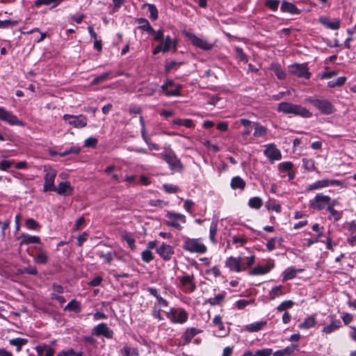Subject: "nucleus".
<instances>
[{"label":"nucleus","mask_w":356,"mask_h":356,"mask_svg":"<svg viewBox=\"0 0 356 356\" xmlns=\"http://www.w3.org/2000/svg\"><path fill=\"white\" fill-rule=\"evenodd\" d=\"M306 102L312 104L323 115H330L335 112L334 105L327 99L318 96L309 97Z\"/></svg>","instance_id":"f257e3e1"},{"label":"nucleus","mask_w":356,"mask_h":356,"mask_svg":"<svg viewBox=\"0 0 356 356\" xmlns=\"http://www.w3.org/2000/svg\"><path fill=\"white\" fill-rule=\"evenodd\" d=\"M183 249L190 252L203 254L207 252V247L200 242L199 238H187L183 244Z\"/></svg>","instance_id":"f03ea898"},{"label":"nucleus","mask_w":356,"mask_h":356,"mask_svg":"<svg viewBox=\"0 0 356 356\" xmlns=\"http://www.w3.org/2000/svg\"><path fill=\"white\" fill-rule=\"evenodd\" d=\"M167 318L173 323L182 324L188 320V315L187 312L182 308H170L169 312L167 313Z\"/></svg>","instance_id":"7ed1b4c3"},{"label":"nucleus","mask_w":356,"mask_h":356,"mask_svg":"<svg viewBox=\"0 0 356 356\" xmlns=\"http://www.w3.org/2000/svg\"><path fill=\"white\" fill-rule=\"evenodd\" d=\"M44 171L46 172L44 180L43 191L47 193L56 190L54 180L56 177V171L51 167L44 166Z\"/></svg>","instance_id":"20e7f679"},{"label":"nucleus","mask_w":356,"mask_h":356,"mask_svg":"<svg viewBox=\"0 0 356 356\" xmlns=\"http://www.w3.org/2000/svg\"><path fill=\"white\" fill-rule=\"evenodd\" d=\"M165 217L168 220L165 221V224L178 230H181L182 229V227L179 222L180 221L182 223H186V216L178 213L168 211L165 214Z\"/></svg>","instance_id":"39448f33"},{"label":"nucleus","mask_w":356,"mask_h":356,"mask_svg":"<svg viewBox=\"0 0 356 356\" xmlns=\"http://www.w3.org/2000/svg\"><path fill=\"white\" fill-rule=\"evenodd\" d=\"M331 197L330 196L323 195V193H318L313 200H310L309 207L312 209L321 211L325 208L327 209Z\"/></svg>","instance_id":"423d86ee"},{"label":"nucleus","mask_w":356,"mask_h":356,"mask_svg":"<svg viewBox=\"0 0 356 356\" xmlns=\"http://www.w3.org/2000/svg\"><path fill=\"white\" fill-rule=\"evenodd\" d=\"M63 119L69 124L77 129L85 127L87 125L88 122L87 118L82 114L78 115L65 114L63 115Z\"/></svg>","instance_id":"0eeeda50"},{"label":"nucleus","mask_w":356,"mask_h":356,"mask_svg":"<svg viewBox=\"0 0 356 356\" xmlns=\"http://www.w3.org/2000/svg\"><path fill=\"white\" fill-rule=\"evenodd\" d=\"M185 35L190 40L194 46L201 49L209 51L212 49L213 47V45L211 43H209L207 40L200 38L193 33L186 32Z\"/></svg>","instance_id":"6e6552de"},{"label":"nucleus","mask_w":356,"mask_h":356,"mask_svg":"<svg viewBox=\"0 0 356 356\" xmlns=\"http://www.w3.org/2000/svg\"><path fill=\"white\" fill-rule=\"evenodd\" d=\"M289 72L298 77L305 78L309 79L311 76V73L306 64L296 63L289 67Z\"/></svg>","instance_id":"1a4fd4ad"},{"label":"nucleus","mask_w":356,"mask_h":356,"mask_svg":"<svg viewBox=\"0 0 356 356\" xmlns=\"http://www.w3.org/2000/svg\"><path fill=\"white\" fill-rule=\"evenodd\" d=\"M0 120L7 122L10 125H23V122L10 111H7L4 107L0 106Z\"/></svg>","instance_id":"9d476101"},{"label":"nucleus","mask_w":356,"mask_h":356,"mask_svg":"<svg viewBox=\"0 0 356 356\" xmlns=\"http://www.w3.org/2000/svg\"><path fill=\"white\" fill-rule=\"evenodd\" d=\"M329 186H343V182L337 179H322L310 184L307 187V191H314Z\"/></svg>","instance_id":"9b49d317"},{"label":"nucleus","mask_w":356,"mask_h":356,"mask_svg":"<svg viewBox=\"0 0 356 356\" xmlns=\"http://www.w3.org/2000/svg\"><path fill=\"white\" fill-rule=\"evenodd\" d=\"M163 159L169 165L172 170H179L182 168L180 160L172 152L165 153L163 155Z\"/></svg>","instance_id":"f8f14e48"},{"label":"nucleus","mask_w":356,"mask_h":356,"mask_svg":"<svg viewBox=\"0 0 356 356\" xmlns=\"http://www.w3.org/2000/svg\"><path fill=\"white\" fill-rule=\"evenodd\" d=\"M264 154L272 162L274 161H279L282 158L280 151L276 147V145L274 143L266 145Z\"/></svg>","instance_id":"ddd939ff"},{"label":"nucleus","mask_w":356,"mask_h":356,"mask_svg":"<svg viewBox=\"0 0 356 356\" xmlns=\"http://www.w3.org/2000/svg\"><path fill=\"white\" fill-rule=\"evenodd\" d=\"M92 334L104 336L107 339H111L113 336V331L111 330L106 323H102L92 329Z\"/></svg>","instance_id":"4468645a"},{"label":"nucleus","mask_w":356,"mask_h":356,"mask_svg":"<svg viewBox=\"0 0 356 356\" xmlns=\"http://www.w3.org/2000/svg\"><path fill=\"white\" fill-rule=\"evenodd\" d=\"M226 266L228 267L230 270L241 272L245 269V266L241 264V257H234L232 256L227 258L225 262Z\"/></svg>","instance_id":"2eb2a0df"},{"label":"nucleus","mask_w":356,"mask_h":356,"mask_svg":"<svg viewBox=\"0 0 356 356\" xmlns=\"http://www.w3.org/2000/svg\"><path fill=\"white\" fill-rule=\"evenodd\" d=\"M156 252L163 260L169 261L174 254L175 250L172 246L163 243L156 249Z\"/></svg>","instance_id":"dca6fc26"},{"label":"nucleus","mask_w":356,"mask_h":356,"mask_svg":"<svg viewBox=\"0 0 356 356\" xmlns=\"http://www.w3.org/2000/svg\"><path fill=\"white\" fill-rule=\"evenodd\" d=\"M201 332V330H198L195 327L187 328L185 332L181 336V339L183 341L182 345L185 346L188 344L191 341L192 339Z\"/></svg>","instance_id":"f3484780"},{"label":"nucleus","mask_w":356,"mask_h":356,"mask_svg":"<svg viewBox=\"0 0 356 356\" xmlns=\"http://www.w3.org/2000/svg\"><path fill=\"white\" fill-rule=\"evenodd\" d=\"M280 10L282 13H288L291 15H299L301 13L300 10L298 9L295 4L286 1H282Z\"/></svg>","instance_id":"a211bd4d"},{"label":"nucleus","mask_w":356,"mask_h":356,"mask_svg":"<svg viewBox=\"0 0 356 356\" xmlns=\"http://www.w3.org/2000/svg\"><path fill=\"white\" fill-rule=\"evenodd\" d=\"M163 44L164 48L163 53L168 52L171 48H172L173 51L175 52L177 50V44L178 41L177 39H172L170 35H167L165 38V41L161 42Z\"/></svg>","instance_id":"6ab92c4d"},{"label":"nucleus","mask_w":356,"mask_h":356,"mask_svg":"<svg viewBox=\"0 0 356 356\" xmlns=\"http://www.w3.org/2000/svg\"><path fill=\"white\" fill-rule=\"evenodd\" d=\"M53 191L56 192L58 195H71L73 192V188L69 181H62Z\"/></svg>","instance_id":"aec40b11"},{"label":"nucleus","mask_w":356,"mask_h":356,"mask_svg":"<svg viewBox=\"0 0 356 356\" xmlns=\"http://www.w3.org/2000/svg\"><path fill=\"white\" fill-rule=\"evenodd\" d=\"M194 276L186 275L180 278V282L183 286H187L186 291L192 293L196 289V284L193 282Z\"/></svg>","instance_id":"412c9836"},{"label":"nucleus","mask_w":356,"mask_h":356,"mask_svg":"<svg viewBox=\"0 0 356 356\" xmlns=\"http://www.w3.org/2000/svg\"><path fill=\"white\" fill-rule=\"evenodd\" d=\"M319 22L331 30H338L340 28V20L338 19L331 22L327 17H321Z\"/></svg>","instance_id":"4be33fe9"},{"label":"nucleus","mask_w":356,"mask_h":356,"mask_svg":"<svg viewBox=\"0 0 356 356\" xmlns=\"http://www.w3.org/2000/svg\"><path fill=\"white\" fill-rule=\"evenodd\" d=\"M291 114L305 118H309L312 116V113L307 108L299 104H295Z\"/></svg>","instance_id":"5701e85b"},{"label":"nucleus","mask_w":356,"mask_h":356,"mask_svg":"<svg viewBox=\"0 0 356 356\" xmlns=\"http://www.w3.org/2000/svg\"><path fill=\"white\" fill-rule=\"evenodd\" d=\"M213 325L218 327V330L220 332V337H223L228 335L229 329H225L220 316L217 315L213 318Z\"/></svg>","instance_id":"b1692460"},{"label":"nucleus","mask_w":356,"mask_h":356,"mask_svg":"<svg viewBox=\"0 0 356 356\" xmlns=\"http://www.w3.org/2000/svg\"><path fill=\"white\" fill-rule=\"evenodd\" d=\"M304 270L302 268H296L294 267L287 268L283 273V282L293 279L298 273H302Z\"/></svg>","instance_id":"393cba45"},{"label":"nucleus","mask_w":356,"mask_h":356,"mask_svg":"<svg viewBox=\"0 0 356 356\" xmlns=\"http://www.w3.org/2000/svg\"><path fill=\"white\" fill-rule=\"evenodd\" d=\"M274 267V264H268L267 266H257L254 267L252 270L249 272L250 275H264L270 272V270Z\"/></svg>","instance_id":"a878e982"},{"label":"nucleus","mask_w":356,"mask_h":356,"mask_svg":"<svg viewBox=\"0 0 356 356\" xmlns=\"http://www.w3.org/2000/svg\"><path fill=\"white\" fill-rule=\"evenodd\" d=\"M329 317L332 318V316H330ZM341 326V322L339 319H332L330 324L325 326L322 331L326 334H330L339 329Z\"/></svg>","instance_id":"bb28decb"},{"label":"nucleus","mask_w":356,"mask_h":356,"mask_svg":"<svg viewBox=\"0 0 356 356\" xmlns=\"http://www.w3.org/2000/svg\"><path fill=\"white\" fill-rule=\"evenodd\" d=\"M245 181L239 176L234 177L230 181V187L233 190H244L245 188Z\"/></svg>","instance_id":"cd10ccee"},{"label":"nucleus","mask_w":356,"mask_h":356,"mask_svg":"<svg viewBox=\"0 0 356 356\" xmlns=\"http://www.w3.org/2000/svg\"><path fill=\"white\" fill-rule=\"evenodd\" d=\"M266 321L254 322L245 326V330L250 332H256L261 330L266 325Z\"/></svg>","instance_id":"c85d7f7f"},{"label":"nucleus","mask_w":356,"mask_h":356,"mask_svg":"<svg viewBox=\"0 0 356 356\" xmlns=\"http://www.w3.org/2000/svg\"><path fill=\"white\" fill-rule=\"evenodd\" d=\"M137 22L140 24L138 29L147 32L149 34H154L155 31L151 26L147 19L140 17L137 19Z\"/></svg>","instance_id":"c756f323"},{"label":"nucleus","mask_w":356,"mask_h":356,"mask_svg":"<svg viewBox=\"0 0 356 356\" xmlns=\"http://www.w3.org/2000/svg\"><path fill=\"white\" fill-rule=\"evenodd\" d=\"M295 104L289 102H282L277 106V111L284 114H291Z\"/></svg>","instance_id":"7c9ffc66"},{"label":"nucleus","mask_w":356,"mask_h":356,"mask_svg":"<svg viewBox=\"0 0 356 356\" xmlns=\"http://www.w3.org/2000/svg\"><path fill=\"white\" fill-rule=\"evenodd\" d=\"M226 292L222 291V293L216 295L214 298H210L205 300L204 304H209L213 307L220 305L225 298Z\"/></svg>","instance_id":"2f4dec72"},{"label":"nucleus","mask_w":356,"mask_h":356,"mask_svg":"<svg viewBox=\"0 0 356 356\" xmlns=\"http://www.w3.org/2000/svg\"><path fill=\"white\" fill-rule=\"evenodd\" d=\"M122 356H139V352L136 348H130L127 346H124L120 350Z\"/></svg>","instance_id":"473e14b6"},{"label":"nucleus","mask_w":356,"mask_h":356,"mask_svg":"<svg viewBox=\"0 0 356 356\" xmlns=\"http://www.w3.org/2000/svg\"><path fill=\"white\" fill-rule=\"evenodd\" d=\"M270 70L275 73V74L277 76V77L279 79H280V80L285 79L286 73L282 69L281 66L279 64L272 63L270 65Z\"/></svg>","instance_id":"72a5a7b5"},{"label":"nucleus","mask_w":356,"mask_h":356,"mask_svg":"<svg viewBox=\"0 0 356 356\" xmlns=\"http://www.w3.org/2000/svg\"><path fill=\"white\" fill-rule=\"evenodd\" d=\"M267 134V128L261 125L259 122L254 124V131L253 136L255 138L264 137Z\"/></svg>","instance_id":"f704fd0d"},{"label":"nucleus","mask_w":356,"mask_h":356,"mask_svg":"<svg viewBox=\"0 0 356 356\" xmlns=\"http://www.w3.org/2000/svg\"><path fill=\"white\" fill-rule=\"evenodd\" d=\"M316 325V321L314 316L307 317L302 323L299 324L298 327L300 329H309L313 327Z\"/></svg>","instance_id":"c9c22d12"},{"label":"nucleus","mask_w":356,"mask_h":356,"mask_svg":"<svg viewBox=\"0 0 356 356\" xmlns=\"http://www.w3.org/2000/svg\"><path fill=\"white\" fill-rule=\"evenodd\" d=\"M28 340L24 338H15L10 340V344L16 347L17 352L21 351L22 346L26 344Z\"/></svg>","instance_id":"e433bc0d"},{"label":"nucleus","mask_w":356,"mask_h":356,"mask_svg":"<svg viewBox=\"0 0 356 356\" xmlns=\"http://www.w3.org/2000/svg\"><path fill=\"white\" fill-rule=\"evenodd\" d=\"M24 244L40 243V238L37 236L22 235V241Z\"/></svg>","instance_id":"4c0bfd02"},{"label":"nucleus","mask_w":356,"mask_h":356,"mask_svg":"<svg viewBox=\"0 0 356 356\" xmlns=\"http://www.w3.org/2000/svg\"><path fill=\"white\" fill-rule=\"evenodd\" d=\"M81 305L79 302L75 300H72L67 303V305L65 307L64 309L67 311H73L76 312H79L81 311Z\"/></svg>","instance_id":"58836bf2"},{"label":"nucleus","mask_w":356,"mask_h":356,"mask_svg":"<svg viewBox=\"0 0 356 356\" xmlns=\"http://www.w3.org/2000/svg\"><path fill=\"white\" fill-rule=\"evenodd\" d=\"M63 0H35V6L36 7H40L42 5H50L51 3H54L52 8H54L58 6Z\"/></svg>","instance_id":"ea45409f"},{"label":"nucleus","mask_w":356,"mask_h":356,"mask_svg":"<svg viewBox=\"0 0 356 356\" xmlns=\"http://www.w3.org/2000/svg\"><path fill=\"white\" fill-rule=\"evenodd\" d=\"M262 200L259 197H254L249 200L248 206L250 208L259 209L262 206Z\"/></svg>","instance_id":"a19ab883"},{"label":"nucleus","mask_w":356,"mask_h":356,"mask_svg":"<svg viewBox=\"0 0 356 356\" xmlns=\"http://www.w3.org/2000/svg\"><path fill=\"white\" fill-rule=\"evenodd\" d=\"M327 210L329 211L330 216V218L332 217L335 221L339 220L343 216V211H338L334 209V207L328 206L327 207Z\"/></svg>","instance_id":"79ce46f5"},{"label":"nucleus","mask_w":356,"mask_h":356,"mask_svg":"<svg viewBox=\"0 0 356 356\" xmlns=\"http://www.w3.org/2000/svg\"><path fill=\"white\" fill-rule=\"evenodd\" d=\"M97 254L104 260L107 264H111L113 261V253L112 252H104V251H98Z\"/></svg>","instance_id":"37998d69"},{"label":"nucleus","mask_w":356,"mask_h":356,"mask_svg":"<svg viewBox=\"0 0 356 356\" xmlns=\"http://www.w3.org/2000/svg\"><path fill=\"white\" fill-rule=\"evenodd\" d=\"M147 6L149 12V17L153 20L158 19V10L155 5L150 3H145L144 6Z\"/></svg>","instance_id":"c03bdc74"},{"label":"nucleus","mask_w":356,"mask_h":356,"mask_svg":"<svg viewBox=\"0 0 356 356\" xmlns=\"http://www.w3.org/2000/svg\"><path fill=\"white\" fill-rule=\"evenodd\" d=\"M282 294V286H277L273 287L269 292V298L270 300H274L275 298L281 296Z\"/></svg>","instance_id":"a18cd8bd"},{"label":"nucleus","mask_w":356,"mask_h":356,"mask_svg":"<svg viewBox=\"0 0 356 356\" xmlns=\"http://www.w3.org/2000/svg\"><path fill=\"white\" fill-rule=\"evenodd\" d=\"M34 261L38 264H46L48 261V257L44 252H41L34 257Z\"/></svg>","instance_id":"49530a36"},{"label":"nucleus","mask_w":356,"mask_h":356,"mask_svg":"<svg viewBox=\"0 0 356 356\" xmlns=\"http://www.w3.org/2000/svg\"><path fill=\"white\" fill-rule=\"evenodd\" d=\"M217 222H212L210 225L209 229V238L211 241L213 243H216V234L217 233Z\"/></svg>","instance_id":"de8ad7c7"},{"label":"nucleus","mask_w":356,"mask_h":356,"mask_svg":"<svg viewBox=\"0 0 356 356\" xmlns=\"http://www.w3.org/2000/svg\"><path fill=\"white\" fill-rule=\"evenodd\" d=\"M302 163L303 167L307 171H313L314 170L315 165L313 159L304 158L302 159Z\"/></svg>","instance_id":"09e8293b"},{"label":"nucleus","mask_w":356,"mask_h":356,"mask_svg":"<svg viewBox=\"0 0 356 356\" xmlns=\"http://www.w3.org/2000/svg\"><path fill=\"white\" fill-rule=\"evenodd\" d=\"M283 351V353L285 355H292L295 351L299 350V345L298 344H291L289 346H287L284 348V349H282Z\"/></svg>","instance_id":"8fccbe9b"},{"label":"nucleus","mask_w":356,"mask_h":356,"mask_svg":"<svg viewBox=\"0 0 356 356\" xmlns=\"http://www.w3.org/2000/svg\"><path fill=\"white\" fill-rule=\"evenodd\" d=\"M80 151H81L80 147H76V146H72L70 148L65 150L64 152H60L59 155H60V156L63 157V156H65L70 154H78L80 152Z\"/></svg>","instance_id":"3c124183"},{"label":"nucleus","mask_w":356,"mask_h":356,"mask_svg":"<svg viewBox=\"0 0 356 356\" xmlns=\"http://www.w3.org/2000/svg\"><path fill=\"white\" fill-rule=\"evenodd\" d=\"M142 259L146 263H149L154 259V256L149 249H146L141 253Z\"/></svg>","instance_id":"603ef678"},{"label":"nucleus","mask_w":356,"mask_h":356,"mask_svg":"<svg viewBox=\"0 0 356 356\" xmlns=\"http://www.w3.org/2000/svg\"><path fill=\"white\" fill-rule=\"evenodd\" d=\"M122 238L127 243L129 247L131 250H134L136 248L135 239L130 234H124Z\"/></svg>","instance_id":"864d4df0"},{"label":"nucleus","mask_w":356,"mask_h":356,"mask_svg":"<svg viewBox=\"0 0 356 356\" xmlns=\"http://www.w3.org/2000/svg\"><path fill=\"white\" fill-rule=\"evenodd\" d=\"M293 302L292 300H285L279 305L277 307V311L282 312L293 307Z\"/></svg>","instance_id":"5fc2aeb1"},{"label":"nucleus","mask_w":356,"mask_h":356,"mask_svg":"<svg viewBox=\"0 0 356 356\" xmlns=\"http://www.w3.org/2000/svg\"><path fill=\"white\" fill-rule=\"evenodd\" d=\"M26 226L28 229L32 230H35L40 227L38 222L33 218H28L26 220Z\"/></svg>","instance_id":"6e6d98bb"},{"label":"nucleus","mask_w":356,"mask_h":356,"mask_svg":"<svg viewBox=\"0 0 356 356\" xmlns=\"http://www.w3.org/2000/svg\"><path fill=\"white\" fill-rule=\"evenodd\" d=\"M163 188L167 193H175L179 191V188L177 186L168 184H164L163 185Z\"/></svg>","instance_id":"4d7b16f0"},{"label":"nucleus","mask_w":356,"mask_h":356,"mask_svg":"<svg viewBox=\"0 0 356 356\" xmlns=\"http://www.w3.org/2000/svg\"><path fill=\"white\" fill-rule=\"evenodd\" d=\"M279 3V0H266L265 5L272 10L276 11L278 8Z\"/></svg>","instance_id":"13d9d810"},{"label":"nucleus","mask_w":356,"mask_h":356,"mask_svg":"<svg viewBox=\"0 0 356 356\" xmlns=\"http://www.w3.org/2000/svg\"><path fill=\"white\" fill-rule=\"evenodd\" d=\"M110 75V72H105L97 77H95L93 80H92V83L93 84H98L101 82H103L104 81L108 79V77Z\"/></svg>","instance_id":"bf43d9fd"},{"label":"nucleus","mask_w":356,"mask_h":356,"mask_svg":"<svg viewBox=\"0 0 356 356\" xmlns=\"http://www.w3.org/2000/svg\"><path fill=\"white\" fill-rule=\"evenodd\" d=\"M98 143V140L94 137H89L86 139L84 142V146L90 147H95Z\"/></svg>","instance_id":"052dcab7"},{"label":"nucleus","mask_w":356,"mask_h":356,"mask_svg":"<svg viewBox=\"0 0 356 356\" xmlns=\"http://www.w3.org/2000/svg\"><path fill=\"white\" fill-rule=\"evenodd\" d=\"M293 165L290 161H285L279 164V169L282 171H289L292 169Z\"/></svg>","instance_id":"680f3d73"},{"label":"nucleus","mask_w":356,"mask_h":356,"mask_svg":"<svg viewBox=\"0 0 356 356\" xmlns=\"http://www.w3.org/2000/svg\"><path fill=\"white\" fill-rule=\"evenodd\" d=\"M182 63H177L175 60H170L169 62H166L165 64V72H168L171 70L174 69L177 65H181Z\"/></svg>","instance_id":"e2e57ef3"},{"label":"nucleus","mask_w":356,"mask_h":356,"mask_svg":"<svg viewBox=\"0 0 356 356\" xmlns=\"http://www.w3.org/2000/svg\"><path fill=\"white\" fill-rule=\"evenodd\" d=\"M272 351L271 348L259 350L254 353V356H270Z\"/></svg>","instance_id":"0e129e2a"},{"label":"nucleus","mask_w":356,"mask_h":356,"mask_svg":"<svg viewBox=\"0 0 356 356\" xmlns=\"http://www.w3.org/2000/svg\"><path fill=\"white\" fill-rule=\"evenodd\" d=\"M236 50V52H237L239 59L242 62L247 63L248 57H247V55L243 52V49L241 48L237 47Z\"/></svg>","instance_id":"69168bd1"},{"label":"nucleus","mask_w":356,"mask_h":356,"mask_svg":"<svg viewBox=\"0 0 356 356\" xmlns=\"http://www.w3.org/2000/svg\"><path fill=\"white\" fill-rule=\"evenodd\" d=\"M13 165V162L8 160H3L0 162V169L2 170H7Z\"/></svg>","instance_id":"338daca9"},{"label":"nucleus","mask_w":356,"mask_h":356,"mask_svg":"<svg viewBox=\"0 0 356 356\" xmlns=\"http://www.w3.org/2000/svg\"><path fill=\"white\" fill-rule=\"evenodd\" d=\"M74 354V350L70 348L67 350H62L59 352L56 356H72Z\"/></svg>","instance_id":"774afa93"}]
</instances>
